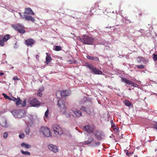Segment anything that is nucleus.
<instances>
[{"mask_svg":"<svg viewBox=\"0 0 157 157\" xmlns=\"http://www.w3.org/2000/svg\"><path fill=\"white\" fill-rule=\"evenodd\" d=\"M57 104L61 110H64L63 114L66 117H69L71 116H74L73 114V111L72 110H69L68 113H67V111H66V108L64 101L61 100H59L58 101Z\"/></svg>","mask_w":157,"mask_h":157,"instance_id":"nucleus-1","label":"nucleus"},{"mask_svg":"<svg viewBox=\"0 0 157 157\" xmlns=\"http://www.w3.org/2000/svg\"><path fill=\"white\" fill-rule=\"evenodd\" d=\"M81 41L83 44L87 45H94L96 40L95 38L91 37L85 35H83L80 38Z\"/></svg>","mask_w":157,"mask_h":157,"instance_id":"nucleus-2","label":"nucleus"},{"mask_svg":"<svg viewBox=\"0 0 157 157\" xmlns=\"http://www.w3.org/2000/svg\"><path fill=\"white\" fill-rule=\"evenodd\" d=\"M54 134L56 135H61L63 133L61 128L58 125L54 124L52 126Z\"/></svg>","mask_w":157,"mask_h":157,"instance_id":"nucleus-3","label":"nucleus"},{"mask_svg":"<svg viewBox=\"0 0 157 157\" xmlns=\"http://www.w3.org/2000/svg\"><path fill=\"white\" fill-rule=\"evenodd\" d=\"M87 67L90 69L93 73L95 75H102V71L100 70L98 68L94 67L93 66L88 65Z\"/></svg>","mask_w":157,"mask_h":157,"instance_id":"nucleus-4","label":"nucleus"},{"mask_svg":"<svg viewBox=\"0 0 157 157\" xmlns=\"http://www.w3.org/2000/svg\"><path fill=\"white\" fill-rule=\"evenodd\" d=\"M40 131L42 132L43 134L46 137H49L51 136L50 129L46 127H42L40 129Z\"/></svg>","mask_w":157,"mask_h":157,"instance_id":"nucleus-5","label":"nucleus"},{"mask_svg":"<svg viewBox=\"0 0 157 157\" xmlns=\"http://www.w3.org/2000/svg\"><path fill=\"white\" fill-rule=\"evenodd\" d=\"M13 27L15 30L21 34H24L25 32L24 27L21 24H17Z\"/></svg>","mask_w":157,"mask_h":157,"instance_id":"nucleus-6","label":"nucleus"},{"mask_svg":"<svg viewBox=\"0 0 157 157\" xmlns=\"http://www.w3.org/2000/svg\"><path fill=\"white\" fill-rule=\"evenodd\" d=\"M80 109L89 114L91 113L93 110L92 108L89 105H87L86 107L81 106Z\"/></svg>","mask_w":157,"mask_h":157,"instance_id":"nucleus-7","label":"nucleus"},{"mask_svg":"<svg viewBox=\"0 0 157 157\" xmlns=\"http://www.w3.org/2000/svg\"><path fill=\"white\" fill-rule=\"evenodd\" d=\"M30 104L32 106L35 107H39L40 104L38 100L35 98H33L30 101Z\"/></svg>","mask_w":157,"mask_h":157,"instance_id":"nucleus-8","label":"nucleus"},{"mask_svg":"<svg viewBox=\"0 0 157 157\" xmlns=\"http://www.w3.org/2000/svg\"><path fill=\"white\" fill-rule=\"evenodd\" d=\"M94 135L96 137L97 139L98 140L102 139V136L103 132L98 130H96L93 132Z\"/></svg>","mask_w":157,"mask_h":157,"instance_id":"nucleus-9","label":"nucleus"},{"mask_svg":"<svg viewBox=\"0 0 157 157\" xmlns=\"http://www.w3.org/2000/svg\"><path fill=\"white\" fill-rule=\"evenodd\" d=\"M0 124L3 127L6 128L9 126L6 119L3 117L0 118Z\"/></svg>","mask_w":157,"mask_h":157,"instance_id":"nucleus-10","label":"nucleus"},{"mask_svg":"<svg viewBox=\"0 0 157 157\" xmlns=\"http://www.w3.org/2000/svg\"><path fill=\"white\" fill-rule=\"evenodd\" d=\"M35 43V40L32 38H29L25 40V43L28 46L32 47Z\"/></svg>","mask_w":157,"mask_h":157,"instance_id":"nucleus-11","label":"nucleus"},{"mask_svg":"<svg viewBox=\"0 0 157 157\" xmlns=\"http://www.w3.org/2000/svg\"><path fill=\"white\" fill-rule=\"evenodd\" d=\"M94 129L93 127L88 124L84 127L83 130L86 131L87 133H90L93 132Z\"/></svg>","mask_w":157,"mask_h":157,"instance_id":"nucleus-12","label":"nucleus"},{"mask_svg":"<svg viewBox=\"0 0 157 157\" xmlns=\"http://www.w3.org/2000/svg\"><path fill=\"white\" fill-rule=\"evenodd\" d=\"M48 147L49 150L53 152L56 153L58 151V149L57 147L52 144L48 145Z\"/></svg>","mask_w":157,"mask_h":157,"instance_id":"nucleus-13","label":"nucleus"},{"mask_svg":"<svg viewBox=\"0 0 157 157\" xmlns=\"http://www.w3.org/2000/svg\"><path fill=\"white\" fill-rule=\"evenodd\" d=\"M94 140V138L92 136H88V138L87 140H85L83 142V144L85 145H87L91 143Z\"/></svg>","mask_w":157,"mask_h":157,"instance_id":"nucleus-14","label":"nucleus"},{"mask_svg":"<svg viewBox=\"0 0 157 157\" xmlns=\"http://www.w3.org/2000/svg\"><path fill=\"white\" fill-rule=\"evenodd\" d=\"M70 94L69 91L68 90H62L60 93V94L62 98H65Z\"/></svg>","mask_w":157,"mask_h":157,"instance_id":"nucleus-15","label":"nucleus"},{"mask_svg":"<svg viewBox=\"0 0 157 157\" xmlns=\"http://www.w3.org/2000/svg\"><path fill=\"white\" fill-rule=\"evenodd\" d=\"M24 13L28 15H34L35 14L34 13L30 8H25Z\"/></svg>","mask_w":157,"mask_h":157,"instance_id":"nucleus-16","label":"nucleus"},{"mask_svg":"<svg viewBox=\"0 0 157 157\" xmlns=\"http://www.w3.org/2000/svg\"><path fill=\"white\" fill-rule=\"evenodd\" d=\"M73 114H74V116H73V117H80L82 115V113L80 111L77 110L75 111H73Z\"/></svg>","mask_w":157,"mask_h":157,"instance_id":"nucleus-17","label":"nucleus"},{"mask_svg":"<svg viewBox=\"0 0 157 157\" xmlns=\"http://www.w3.org/2000/svg\"><path fill=\"white\" fill-rule=\"evenodd\" d=\"M24 16L25 19L27 21H30L32 22H34L35 21L34 17L31 16L26 15Z\"/></svg>","mask_w":157,"mask_h":157,"instance_id":"nucleus-18","label":"nucleus"},{"mask_svg":"<svg viewBox=\"0 0 157 157\" xmlns=\"http://www.w3.org/2000/svg\"><path fill=\"white\" fill-rule=\"evenodd\" d=\"M21 146L23 147L29 149L31 147V145H29L27 143H23L21 144Z\"/></svg>","mask_w":157,"mask_h":157,"instance_id":"nucleus-19","label":"nucleus"},{"mask_svg":"<svg viewBox=\"0 0 157 157\" xmlns=\"http://www.w3.org/2000/svg\"><path fill=\"white\" fill-rule=\"evenodd\" d=\"M11 38L9 34H6L3 38L2 40L4 42L7 41Z\"/></svg>","mask_w":157,"mask_h":157,"instance_id":"nucleus-20","label":"nucleus"},{"mask_svg":"<svg viewBox=\"0 0 157 157\" xmlns=\"http://www.w3.org/2000/svg\"><path fill=\"white\" fill-rule=\"evenodd\" d=\"M111 127L112 128L115 130V131L117 132L118 131V129L117 128L115 125L114 123L113 122L112 120L111 121Z\"/></svg>","mask_w":157,"mask_h":157,"instance_id":"nucleus-21","label":"nucleus"},{"mask_svg":"<svg viewBox=\"0 0 157 157\" xmlns=\"http://www.w3.org/2000/svg\"><path fill=\"white\" fill-rule=\"evenodd\" d=\"M52 60V59L51 58L50 56L48 55H47V56L46 57V63L48 64L49 63H50Z\"/></svg>","mask_w":157,"mask_h":157,"instance_id":"nucleus-22","label":"nucleus"},{"mask_svg":"<svg viewBox=\"0 0 157 157\" xmlns=\"http://www.w3.org/2000/svg\"><path fill=\"white\" fill-rule=\"evenodd\" d=\"M121 80L122 82H125L126 83L129 84L130 82V80L127 79L126 78H121Z\"/></svg>","mask_w":157,"mask_h":157,"instance_id":"nucleus-23","label":"nucleus"},{"mask_svg":"<svg viewBox=\"0 0 157 157\" xmlns=\"http://www.w3.org/2000/svg\"><path fill=\"white\" fill-rule=\"evenodd\" d=\"M21 151L22 154L24 155H30V153L29 152L27 151H24L23 150H21Z\"/></svg>","mask_w":157,"mask_h":157,"instance_id":"nucleus-24","label":"nucleus"},{"mask_svg":"<svg viewBox=\"0 0 157 157\" xmlns=\"http://www.w3.org/2000/svg\"><path fill=\"white\" fill-rule=\"evenodd\" d=\"M129 85H131V86H132L133 87H137L138 86V85L137 84L135 83L134 82H132L130 81V83Z\"/></svg>","mask_w":157,"mask_h":157,"instance_id":"nucleus-25","label":"nucleus"},{"mask_svg":"<svg viewBox=\"0 0 157 157\" xmlns=\"http://www.w3.org/2000/svg\"><path fill=\"white\" fill-rule=\"evenodd\" d=\"M124 104L127 106H130L131 103V102L129 101L126 100L124 101Z\"/></svg>","mask_w":157,"mask_h":157,"instance_id":"nucleus-26","label":"nucleus"},{"mask_svg":"<svg viewBox=\"0 0 157 157\" xmlns=\"http://www.w3.org/2000/svg\"><path fill=\"white\" fill-rule=\"evenodd\" d=\"M22 102V101L19 98L16 101L15 103L17 105H19Z\"/></svg>","mask_w":157,"mask_h":157,"instance_id":"nucleus-27","label":"nucleus"},{"mask_svg":"<svg viewBox=\"0 0 157 157\" xmlns=\"http://www.w3.org/2000/svg\"><path fill=\"white\" fill-rule=\"evenodd\" d=\"M30 131L29 128L28 126L26 127L25 130V132L26 134H29L30 132Z\"/></svg>","mask_w":157,"mask_h":157,"instance_id":"nucleus-28","label":"nucleus"},{"mask_svg":"<svg viewBox=\"0 0 157 157\" xmlns=\"http://www.w3.org/2000/svg\"><path fill=\"white\" fill-rule=\"evenodd\" d=\"M62 49L60 46H56L55 47V50L56 51H59Z\"/></svg>","mask_w":157,"mask_h":157,"instance_id":"nucleus-29","label":"nucleus"},{"mask_svg":"<svg viewBox=\"0 0 157 157\" xmlns=\"http://www.w3.org/2000/svg\"><path fill=\"white\" fill-rule=\"evenodd\" d=\"M49 113V110L48 109H47V110L45 113H44V117H45L47 118L48 117V115Z\"/></svg>","mask_w":157,"mask_h":157,"instance_id":"nucleus-30","label":"nucleus"},{"mask_svg":"<svg viewBox=\"0 0 157 157\" xmlns=\"http://www.w3.org/2000/svg\"><path fill=\"white\" fill-rule=\"evenodd\" d=\"M136 66L137 68L141 69H144L145 67V66L144 65H136Z\"/></svg>","mask_w":157,"mask_h":157,"instance_id":"nucleus-31","label":"nucleus"},{"mask_svg":"<svg viewBox=\"0 0 157 157\" xmlns=\"http://www.w3.org/2000/svg\"><path fill=\"white\" fill-rule=\"evenodd\" d=\"M100 142H98V141H97V142H95L93 144V145L95 147V146H99V145H100Z\"/></svg>","mask_w":157,"mask_h":157,"instance_id":"nucleus-32","label":"nucleus"},{"mask_svg":"<svg viewBox=\"0 0 157 157\" xmlns=\"http://www.w3.org/2000/svg\"><path fill=\"white\" fill-rule=\"evenodd\" d=\"M4 42L2 39L0 40V45L3 46L5 44Z\"/></svg>","mask_w":157,"mask_h":157,"instance_id":"nucleus-33","label":"nucleus"},{"mask_svg":"<svg viewBox=\"0 0 157 157\" xmlns=\"http://www.w3.org/2000/svg\"><path fill=\"white\" fill-rule=\"evenodd\" d=\"M86 57L87 58V59H89L90 60H94V57H92V56H90L89 55H87V56H86Z\"/></svg>","mask_w":157,"mask_h":157,"instance_id":"nucleus-34","label":"nucleus"},{"mask_svg":"<svg viewBox=\"0 0 157 157\" xmlns=\"http://www.w3.org/2000/svg\"><path fill=\"white\" fill-rule=\"evenodd\" d=\"M2 95L4 96V98L6 99H8L9 98V96H8L6 94L3 93Z\"/></svg>","mask_w":157,"mask_h":157,"instance_id":"nucleus-35","label":"nucleus"},{"mask_svg":"<svg viewBox=\"0 0 157 157\" xmlns=\"http://www.w3.org/2000/svg\"><path fill=\"white\" fill-rule=\"evenodd\" d=\"M25 134L23 133L22 134H20L19 135V137L20 138H22L23 139L25 137Z\"/></svg>","mask_w":157,"mask_h":157,"instance_id":"nucleus-36","label":"nucleus"},{"mask_svg":"<svg viewBox=\"0 0 157 157\" xmlns=\"http://www.w3.org/2000/svg\"><path fill=\"white\" fill-rule=\"evenodd\" d=\"M94 60L96 61H99V58L98 57L94 56Z\"/></svg>","mask_w":157,"mask_h":157,"instance_id":"nucleus-37","label":"nucleus"},{"mask_svg":"<svg viewBox=\"0 0 157 157\" xmlns=\"http://www.w3.org/2000/svg\"><path fill=\"white\" fill-rule=\"evenodd\" d=\"M13 79L15 81L16 80L19 81L20 79L18 78L17 76H15L13 78Z\"/></svg>","mask_w":157,"mask_h":157,"instance_id":"nucleus-38","label":"nucleus"},{"mask_svg":"<svg viewBox=\"0 0 157 157\" xmlns=\"http://www.w3.org/2000/svg\"><path fill=\"white\" fill-rule=\"evenodd\" d=\"M7 135H8L7 133V132H5L3 134V137L5 139H6L7 136Z\"/></svg>","mask_w":157,"mask_h":157,"instance_id":"nucleus-39","label":"nucleus"},{"mask_svg":"<svg viewBox=\"0 0 157 157\" xmlns=\"http://www.w3.org/2000/svg\"><path fill=\"white\" fill-rule=\"evenodd\" d=\"M26 105V100H24L22 103V105L23 106H25Z\"/></svg>","mask_w":157,"mask_h":157,"instance_id":"nucleus-40","label":"nucleus"},{"mask_svg":"<svg viewBox=\"0 0 157 157\" xmlns=\"http://www.w3.org/2000/svg\"><path fill=\"white\" fill-rule=\"evenodd\" d=\"M19 13L20 14V16L22 17V18L23 19L25 18V17H25L24 16H25V15H26L25 14H24V15H23L21 13Z\"/></svg>","mask_w":157,"mask_h":157,"instance_id":"nucleus-41","label":"nucleus"},{"mask_svg":"<svg viewBox=\"0 0 157 157\" xmlns=\"http://www.w3.org/2000/svg\"><path fill=\"white\" fill-rule=\"evenodd\" d=\"M42 94L40 92H39L37 94V96L39 97H41L42 95Z\"/></svg>","mask_w":157,"mask_h":157,"instance_id":"nucleus-42","label":"nucleus"},{"mask_svg":"<svg viewBox=\"0 0 157 157\" xmlns=\"http://www.w3.org/2000/svg\"><path fill=\"white\" fill-rule=\"evenodd\" d=\"M125 151H127V152H126V155L128 156H129V155L131 154V153L130 152H128L127 150H125Z\"/></svg>","mask_w":157,"mask_h":157,"instance_id":"nucleus-43","label":"nucleus"},{"mask_svg":"<svg viewBox=\"0 0 157 157\" xmlns=\"http://www.w3.org/2000/svg\"><path fill=\"white\" fill-rule=\"evenodd\" d=\"M137 59H140V60H142V59H143V58L142 57H138Z\"/></svg>","mask_w":157,"mask_h":157,"instance_id":"nucleus-44","label":"nucleus"},{"mask_svg":"<svg viewBox=\"0 0 157 157\" xmlns=\"http://www.w3.org/2000/svg\"><path fill=\"white\" fill-rule=\"evenodd\" d=\"M8 100H10V101H12V100H13V99L12 98H11L10 97H9L8 98Z\"/></svg>","mask_w":157,"mask_h":157,"instance_id":"nucleus-45","label":"nucleus"},{"mask_svg":"<svg viewBox=\"0 0 157 157\" xmlns=\"http://www.w3.org/2000/svg\"><path fill=\"white\" fill-rule=\"evenodd\" d=\"M4 75V73L3 72H0V76H2Z\"/></svg>","mask_w":157,"mask_h":157,"instance_id":"nucleus-46","label":"nucleus"},{"mask_svg":"<svg viewBox=\"0 0 157 157\" xmlns=\"http://www.w3.org/2000/svg\"><path fill=\"white\" fill-rule=\"evenodd\" d=\"M14 98V99H13V101H16L17 100V99L16 98Z\"/></svg>","mask_w":157,"mask_h":157,"instance_id":"nucleus-47","label":"nucleus"},{"mask_svg":"<svg viewBox=\"0 0 157 157\" xmlns=\"http://www.w3.org/2000/svg\"><path fill=\"white\" fill-rule=\"evenodd\" d=\"M142 13H140L139 14V16L140 17V16H142Z\"/></svg>","mask_w":157,"mask_h":157,"instance_id":"nucleus-48","label":"nucleus"},{"mask_svg":"<svg viewBox=\"0 0 157 157\" xmlns=\"http://www.w3.org/2000/svg\"><path fill=\"white\" fill-rule=\"evenodd\" d=\"M143 29H140V32H142V31H143Z\"/></svg>","mask_w":157,"mask_h":157,"instance_id":"nucleus-49","label":"nucleus"},{"mask_svg":"<svg viewBox=\"0 0 157 157\" xmlns=\"http://www.w3.org/2000/svg\"><path fill=\"white\" fill-rule=\"evenodd\" d=\"M98 5V3H95V5Z\"/></svg>","mask_w":157,"mask_h":157,"instance_id":"nucleus-50","label":"nucleus"},{"mask_svg":"<svg viewBox=\"0 0 157 157\" xmlns=\"http://www.w3.org/2000/svg\"><path fill=\"white\" fill-rule=\"evenodd\" d=\"M157 129V127H155Z\"/></svg>","mask_w":157,"mask_h":157,"instance_id":"nucleus-51","label":"nucleus"},{"mask_svg":"<svg viewBox=\"0 0 157 157\" xmlns=\"http://www.w3.org/2000/svg\"><path fill=\"white\" fill-rule=\"evenodd\" d=\"M109 157H111V156H109Z\"/></svg>","mask_w":157,"mask_h":157,"instance_id":"nucleus-52","label":"nucleus"}]
</instances>
